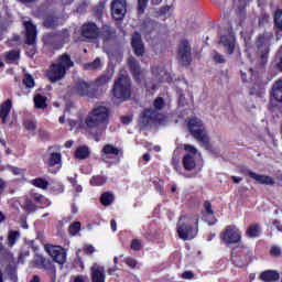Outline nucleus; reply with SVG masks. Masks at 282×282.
Here are the masks:
<instances>
[{
    "label": "nucleus",
    "instance_id": "obj_1",
    "mask_svg": "<svg viewBox=\"0 0 282 282\" xmlns=\"http://www.w3.org/2000/svg\"><path fill=\"white\" fill-rule=\"evenodd\" d=\"M109 122V108L105 106H97L85 119V123L88 129H97L93 133V138L96 142H100L102 133L107 130V123Z\"/></svg>",
    "mask_w": 282,
    "mask_h": 282
},
{
    "label": "nucleus",
    "instance_id": "obj_2",
    "mask_svg": "<svg viewBox=\"0 0 282 282\" xmlns=\"http://www.w3.org/2000/svg\"><path fill=\"white\" fill-rule=\"evenodd\" d=\"M69 67H74V62L68 54H63L50 66L46 70V76L51 83H58V80L65 78Z\"/></svg>",
    "mask_w": 282,
    "mask_h": 282
},
{
    "label": "nucleus",
    "instance_id": "obj_3",
    "mask_svg": "<svg viewBox=\"0 0 282 282\" xmlns=\"http://www.w3.org/2000/svg\"><path fill=\"white\" fill-rule=\"evenodd\" d=\"M154 109H145L140 117V124L142 127H149L155 122H162L164 116L160 113V110L164 109V99L159 97L154 100Z\"/></svg>",
    "mask_w": 282,
    "mask_h": 282
},
{
    "label": "nucleus",
    "instance_id": "obj_4",
    "mask_svg": "<svg viewBox=\"0 0 282 282\" xmlns=\"http://www.w3.org/2000/svg\"><path fill=\"white\" fill-rule=\"evenodd\" d=\"M188 129L193 138L197 140V142H200L202 147L207 150L213 149V145H210V139L208 138V133L206 132V128L199 119L195 117L189 119Z\"/></svg>",
    "mask_w": 282,
    "mask_h": 282
},
{
    "label": "nucleus",
    "instance_id": "obj_5",
    "mask_svg": "<svg viewBox=\"0 0 282 282\" xmlns=\"http://www.w3.org/2000/svg\"><path fill=\"white\" fill-rule=\"evenodd\" d=\"M112 96L117 100H129L131 98V78L127 75H121L113 84Z\"/></svg>",
    "mask_w": 282,
    "mask_h": 282
},
{
    "label": "nucleus",
    "instance_id": "obj_6",
    "mask_svg": "<svg viewBox=\"0 0 282 282\" xmlns=\"http://www.w3.org/2000/svg\"><path fill=\"white\" fill-rule=\"evenodd\" d=\"M44 249L47 254L53 258V261H55V263L63 265V263L67 261V250H65L63 247L45 245Z\"/></svg>",
    "mask_w": 282,
    "mask_h": 282
},
{
    "label": "nucleus",
    "instance_id": "obj_7",
    "mask_svg": "<svg viewBox=\"0 0 282 282\" xmlns=\"http://www.w3.org/2000/svg\"><path fill=\"white\" fill-rule=\"evenodd\" d=\"M178 63L184 67L191 65V61H193V56L191 53V43L184 40L178 45V53H177Z\"/></svg>",
    "mask_w": 282,
    "mask_h": 282
},
{
    "label": "nucleus",
    "instance_id": "obj_8",
    "mask_svg": "<svg viewBox=\"0 0 282 282\" xmlns=\"http://www.w3.org/2000/svg\"><path fill=\"white\" fill-rule=\"evenodd\" d=\"M220 239L227 243H239L241 241V232L237 227L228 226L226 229L220 234Z\"/></svg>",
    "mask_w": 282,
    "mask_h": 282
},
{
    "label": "nucleus",
    "instance_id": "obj_9",
    "mask_svg": "<svg viewBox=\"0 0 282 282\" xmlns=\"http://www.w3.org/2000/svg\"><path fill=\"white\" fill-rule=\"evenodd\" d=\"M74 94L77 96H86L87 98H96V89H91V84L85 80H78L74 86Z\"/></svg>",
    "mask_w": 282,
    "mask_h": 282
},
{
    "label": "nucleus",
    "instance_id": "obj_10",
    "mask_svg": "<svg viewBox=\"0 0 282 282\" xmlns=\"http://www.w3.org/2000/svg\"><path fill=\"white\" fill-rule=\"evenodd\" d=\"M127 14V0H113L111 2V15L115 21H122Z\"/></svg>",
    "mask_w": 282,
    "mask_h": 282
},
{
    "label": "nucleus",
    "instance_id": "obj_11",
    "mask_svg": "<svg viewBox=\"0 0 282 282\" xmlns=\"http://www.w3.org/2000/svg\"><path fill=\"white\" fill-rule=\"evenodd\" d=\"M177 234L180 239L184 241H191V239H195L197 236V229L191 227L187 224H181L177 226Z\"/></svg>",
    "mask_w": 282,
    "mask_h": 282
},
{
    "label": "nucleus",
    "instance_id": "obj_12",
    "mask_svg": "<svg viewBox=\"0 0 282 282\" xmlns=\"http://www.w3.org/2000/svg\"><path fill=\"white\" fill-rule=\"evenodd\" d=\"M226 50H227V54H234L235 53V34L229 33L227 35H223L220 37V42H219Z\"/></svg>",
    "mask_w": 282,
    "mask_h": 282
},
{
    "label": "nucleus",
    "instance_id": "obj_13",
    "mask_svg": "<svg viewBox=\"0 0 282 282\" xmlns=\"http://www.w3.org/2000/svg\"><path fill=\"white\" fill-rule=\"evenodd\" d=\"M26 30V43L28 45H34L36 43V26L31 21L23 22Z\"/></svg>",
    "mask_w": 282,
    "mask_h": 282
},
{
    "label": "nucleus",
    "instance_id": "obj_14",
    "mask_svg": "<svg viewBox=\"0 0 282 282\" xmlns=\"http://www.w3.org/2000/svg\"><path fill=\"white\" fill-rule=\"evenodd\" d=\"M132 50H134V54L137 56H143L144 54V44H142V36L140 35V33L135 32L132 35Z\"/></svg>",
    "mask_w": 282,
    "mask_h": 282
},
{
    "label": "nucleus",
    "instance_id": "obj_15",
    "mask_svg": "<svg viewBox=\"0 0 282 282\" xmlns=\"http://www.w3.org/2000/svg\"><path fill=\"white\" fill-rule=\"evenodd\" d=\"M56 149V147H50L48 151H50V156L46 161L47 166L54 167V166H58L63 163V155L61 154V152H54L53 150Z\"/></svg>",
    "mask_w": 282,
    "mask_h": 282
},
{
    "label": "nucleus",
    "instance_id": "obj_16",
    "mask_svg": "<svg viewBox=\"0 0 282 282\" xmlns=\"http://www.w3.org/2000/svg\"><path fill=\"white\" fill-rule=\"evenodd\" d=\"M247 174L249 175V177H251V180H256L258 184H265L267 186H274L275 184L274 178H272L271 176L257 174L252 171H248Z\"/></svg>",
    "mask_w": 282,
    "mask_h": 282
},
{
    "label": "nucleus",
    "instance_id": "obj_17",
    "mask_svg": "<svg viewBox=\"0 0 282 282\" xmlns=\"http://www.w3.org/2000/svg\"><path fill=\"white\" fill-rule=\"evenodd\" d=\"M122 154V149L111 144L107 143L101 149V160L102 162H107V159H105V155H120Z\"/></svg>",
    "mask_w": 282,
    "mask_h": 282
},
{
    "label": "nucleus",
    "instance_id": "obj_18",
    "mask_svg": "<svg viewBox=\"0 0 282 282\" xmlns=\"http://www.w3.org/2000/svg\"><path fill=\"white\" fill-rule=\"evenodd\" d=\"M90 272L93 282H105V267L95 263L93 264Z\"/></svg>",
    "mask_w": 282,
    "mask_h": 282
},
{
    "label": "nucleus",
    "instance_id": "obj_19",
    "mask_svg": "<svg viewBox=\"0 0 282 282\" xmlns=\"http://www.w3.org/2000/svg\"><path fill=\"white\" fill-rule=\"evenodd\" d=\"M82 34L85 39H98V26L94 23L85 24L82 28Z\"/></svg>",
    "mask_w": 282,
    "mask_h": 282
},
{
    "label": "nucleus",
    "instance_id": "obj_20",
    "mask_svg": "<svg viewBox=\"0 0 282 282\" xmlns=\"http://www.w3.org/2000/svg\"><path fill=\"white\" fill-rule=\"evenodd\" d=\"M128 67H130L134 78L140 80V77L142 76V68L140 67V63L135 61V57L131 56L128 58Z\"/></svg>",
    "mask_w": 282,
    "mask_h": 282
},
{
    "label": "nucleus",
    "instance_id": "obj_21",
    "mask_svg": "<svg viewBox=\"0 0 282 282\" xmlns=\"http://www.w3.org/2000/svg\"><path fill=\"white\" fill-rule=\"evenodd\" d=\"M11 110H12V100L10 99H8L6 102H3L0 106V118L3 124H6V119L8 118V116H10Z\"/></svg>",
    "mask_w": 282,
    "mask_h": 282
},
{
    "label": "nucleus",
    "instance_id": "obj_22",
    "mask_svg": "<svg viewBox=\"0 0 282 282\" xmlns=\"http://www.w3.org/2000/svg\"><path fill=\"white\" fill-rule=\"evenodd\" d=\"M268 40L263 36H259L257 41V47L262 53V58H265L268 56V52H270Z\"/></svg>",
    "mask_w": 282,
    "mask_h": 282
},
{
    "label": "nucleus",
    "instance_id": "obj_23",
    "mask_svg": "<svg viewBox=\"0 0 282 282\" xmlns=\"http://www.w3.org/2000/svg\"><path fill=\"white\" fill-rule=\"evenodd\" d=\"M183 166L186 171H193V169L197 166V163L195 162V156L191 154H185L183 158Z\"/></svg>",
    "mask_w": 282,
    "mask_h": 282
},
{
    "label": "nucleus",
    "instance_id": "obj_24",
    "mask_svg": "<svg viewBox=\"0 0 282 282\" xmlns=\"http://www.w3.org/2000/svg\"><path fill=\"white\" fill-rule=\"evenodd\" d=\"M272 96L278 102H282V79L278 80L272 87Z\"/></svg>",
    "mask_w": 282,
    "mask_h": 282
},
{
    "label": "nucleus",
    "instance_id": "obj_25",
    "mask_svg": "<svg viewBox=\"0 0 282 282\" xmlns=\"http://www.w3.org/2000/svg\"><path fill=\"white\" fill-rule=\"evenodd\" d=\"M102 68V62L100 61V57H97L94 62H89L84 64V69L87 72H96L97 69Z\"/></svg>",
    "mask_w": 282,
    "mask_h": 282
},
{
    "label": "nucleus",
    "instance_id": "obj_26",
    "mask_svg": "<svg viewBox=\"0 0 282 282\" xmlns=\"http://www.w3.org/2000/svg\"><path fill=\"white\" fill-rule=\"evenodd\" d=\"M89 155H91V152L89 151V148L85 145L77 148V150L75 151V158L77 160H87Z\"/></svg>",
    "mask_w": 282,
    "mask_h": 282
},
{
    "label": "nucleus",
    "instance_id": "obj_27",
    "mask_svg": "<svg viewBox=\"0 0 282 282\" xmlns=\"http://www.w3.org/2000/svg\"><path fill=\"white\" fill-rule=\"evenodd\" d=\"M101 36L104 41H109L116 36V30L109 25H104L101 29Z\"/></svg>",
    "mask_w": 282,
    "mask_h": 282
},
{
    "label": "nucleus",
    "instance_id": "obj_28",
    "mask_svg": "<svg viewBox=\"0 0 282 282\" xmlns=\"http://www.w3.org/2000/svg\"><path fill=\"white\" fill-rule=\"evenodd\" d=\"M260 278L265 282L279 281V273L276 271H264Z\"/></svg>",
    "mask_w": 282,
    "mask_h": 282
},
{
    "label": "nucleus",
    "instance_id": "obj_29",
    "mask_svg": "<svg viewBox=\"0 0 282 282\" xmlns=\"http://www.w3.org/2000/svg\"><path fill=\"white\" fill-rule=\"evenodd\" d=\"M34 105L36 109H45L47 107V97L43 95H35Z\"/></svg>",
    "mask_w": 282,
    "mask_h": 282
},
{
    "label": "nucleus",
    "instance_id": "obj_30",
    "mask_svg": "<svg viewBox=\"0 0 282 282\" xmlns=\"http://www.w3.org/2000/svg\"><path fill=\"white\" fill-rule=\"evenodd\" d=\"M61 25V22H58V18L48 15L44 19V28L54 29L58 28Z\"/></svg>",
    "mask_w": 282,
    "mask_h": 282
},
{
    "label": "nucleus",
    "instance_id": "obj_31",
    "mask_svg": "<svg viewBox=\"0 0 282 282\" xmlns=\"http://www.w3.org/2000/svg\"><path fill=\"white\" fill-rule=\"evenodd\" d=\"M243 21H246V4L236 10V23L242 25Z\"/></svg>",
    "mask_w": 282,
    "mask_h": 282
},
{
    "label": "nucleus",
    "instance_id": "obj_32",
    "mask_svg": "<svg viewBox=\"0 0 282 282\" xmlns=\"http://www.w3.org/2000/svg\"><path fill=\"white\" fill-rule=\"evenodd\" d=\"M109 83H111V76L101 75L95 80V87H105V85H108Z\"/></svg>",
    "mask_w": 282,
    "mask_h": 282
},
{
    "label": "nucleus",
    "instance_id": "obj_33",
    "mask_svg": "<svg viewBox=\"0 0 282 282\" xmlns=\"http://www.w3.org/2000/svg\"><path fill=\"white\" fill-rule=\"evenodd\" d=\"M100 202L102 206H111L113 204V194L106 192L101 195Z\"/></svg>",
    "mask_w": 282,
    "mask_h": 282
},
{
    "label": "nucleus",
    "instance_id": "obj_34",
    "mask_svg": "<svg viewBox=\"0 0 282 282\" xmlns=\"http://www.w3.org/2000/svg\"><path fill=\"white\" fill-rule=\"evenodd\" d=\"M55 37L57 41H59V43H66V41L69 40V31H67V29L59 31L55 34Z\"/></svg>",
    "mask_w": 282,
    "mask_h": 282
},
{
    "label": "nucleus",
    "instance_id": "obj_35",
    "mask_svg": "<svg viewBox=\"0 0 282 282\" xmlns=\"http://www.w3.org/2000/svg\"><path fill=\"white\" fill-rule=\"evenodd\" d=\"M21 237V234L19 231H10L8 236V246L12 248L14 243H17V239Z\"/></svg>",
    "mask_w": 282,
    "mask_h": 282
},
{
    "label": "nucleus",
    "instance_id": "obj_36",
    "mask_svg": "<svg viewBox=\"0 0 282 282\" xmlns=\"http://www.w3.org/2000/svg\"><path fill=\"white\" fill-rule=\"evenodd\" d=\"M232 262L237 268H243L248 265V260L242 257H237V256L232 257Z\"/></svg>",
    "mask_w": 282,
    "mask_h": 282
},
{
    "label": "nucleus",
    "instance_id": "obj_37",
    "mask_svg": "<svg viewBox=\"0 0 282 282\" xmlns=\"http://www.w3.org/2000/svg\"><path fill=\"white\" fill-rule=\"evenodd\" d=\"M212 59L214 61V63H217V64L226 63V57L220 53H218L217 51L212 52Z\"/></svg>",
    "mask_w": 282,
    "mask_h": 282
},
{
    "label": "nucleus",
    "instance_id": "obj_38",
    "mask_svg": "<svg viewBox=\"0 0 282 282\" xmlns=\"http://www.w3.org/2000/svg\"><path fill=\"white\" fill-rule=\"evenodd\" d=\"M147 6H149V0H137L138 14H144V10H147Z\"/></svg>",
    "mask_w": 282,
    "mask_h": 282
},
{
    "label": "nucleus",
    "instance_id": "obj_39",
    "mask_svg": "<svg viewBox=\"0 0 282 282\" xmlns=\"http://www.w3.org/2000/svg\"><path fill=\"white\" fill-rule=\"evenodd\" d=\"M259 226L256 225H251L248 229H247V236L254 238V237H259Z\"/></svg>",
    "mask_w": 282,
    "mask_h": 282
},
{
    "label": "nucleus",
    "instance_id": "obj_40",
    "mask_svg": "<svg viewBox=\"0 0 282 282\" xmlns=\"http://www.w3.org/2000/svg\"><path fill=\"white\" fill-rule=\"evenodd\" d=\"M34 186H37V188H43L44 191L50 186V183L43 178H35L32 181Z\"/></svg>",
    "mask_w": 282,
    "mask_h": 282
},
{
    "label": "nucleus",
    "instance_id": "obj_41",
    "mask_svg": "<svg viewBox=\"0 0 282 282\" xmlns=\"http://www.w3.org/2000/svg\"><path fill=\"white\" fill-rule=\"evenodd\" d=\"M105 182H107V180L104 176H95L90 180V184H93V186H102Z\"/></svg>",
    "mask_w": 282,
    "mask_h": 282
},
{
    "label": "nucleus",
    "instance_id": "obj_42",
    "mask_svg": "<svg viewBox=\"0 0 282 282\" xmlns=\"http://www.w3.org/2000/svg\"><path fill=\"white\" fill-rule=\"evenodd\" d=\"M69 235L76 236L77 232H80V223L76 221L68 228Z\"/></svg>",
    "mask_w": 282,
    "mask_h": 282
},
{
    "label": "nucleus",
    "instance_id": "obj_43",
    "mask_svg": "<svg viewBox=\"0 0 282 282\" xmlns=\"http://www.w3.org/2000/svg\"><path fill=\"white\" fill-rule=\"evenodd\" d=\"M23 85H25V87L29 89H32V87H34V78H32L30 74H25Z\"/></svg>",
    "mask_w": 282,
    "mask_h": 282
},
{
    "label": "nucleus",
    "instance_id": "obj_44",
    "mask_svg": "<svg viewBox=\"0 0 282 282\" xmlns=\"http://www.w3.org/2000/svg\"><path fill=\"white\" fill-rule=\"evenodd\" d=\"M24 127L26 131H31V133L36 131V123L34 121L26 120L24 122Z\"/></svg>",
    "mask_w": 282,
    "mask_h": 282
},
{
    "label": "nucleus",
    "instance_id": "obj_45",
    "mask_svg": "<svg viewBox=\"0 0 282 282\" xmlns=\"http://www.w3.org/2000/svg\"><path fill=\"white\" fill-rule=\"evenodd\" d=\"M19 58V52L18 51H11L7 53V59L8 61H17Z\"/></svg>",
    "mask_w": 282,
    "mask_h": 282
},
{
    "label": "nucleus",
    "instance_id": "obj_46",
    "mask_svg": "<svg viewBox=\"0 0 282 282\" xmlns=\"http://www.w3.org/2000/svg\"><path fill=\"white\" fill-rule=\"evenodd\" d=\"M184 149L185 151H187V153H192V155H197V148H195L194 145L185 144Z\"/></svg>",
    "mask_w": 282,
    "mask_h": 282
},
{
    "label": "nucleus",
    "instance_id": "obj_47",
    "mask_svg": "<svg viewBox=\"0 0 282 282\" xmlns=\"http://www.w3.org/2000/svg\"><path fill=\"white\" fill-rule=\"evenodd\" d=\"M131 249L137 250V251L142 250V243H140V240H138V239L132 240Z\"/></svg>",
    "mask_w": 282,
    "mask_h": 282
},
{
    "label": "nucleus",
    "instance_id": "obj_48",
    "mask_svg": "<svg viewBox=\"0 0 282 282\" xmlns=\"http://www.w3.org/2000/svg\"><path fill=\"white\" fill-rule=\"evenodd\" d=\"M9 171L13 173V175H21L23 173V170L21 167L14 166H9Z\"/></svg>",
    "mask_w": 282,
    "mask_h": 282
},
{
    "label": "nucleus",
    "instance_id": "obj_49",
    "mask_svg": "<svg viewBox=\"0 0 282 282\" xmlns=\"http://www.w3.org/2000/svg\"><path fill=\"white\" fill-rule=\"evenodd\" d=\"M204 208H205L207 215H213L214 214L213 205L210 204V202H205Z\"/></svg>",
    "mask_w": 282,
    "mask_h": 282
},
{
    "label": "nucleus",
    "instance_id": "obj_50",
    "mask_svg": "<svg viewBox=\"0 0 282 282\" xmlns=\"http://www.w3.org/2000/svg\"><path fill=\"white\" fill-rule=\"evenodd\" d=\"M84 252H85L86 254H94V252H96V249L94 248V246L87 245V246H85V248H84Z\"/></svg>",
    "mask_w": 282,
    "mask_h": 282
},
{
    "label": "nucleus",
    "instance_id": "obj_51",
    "mask_svg": "<svg viewBox=\"0 0 282 282\" xmlns=\"http://www.w3.org/2000/svg\"><path fill=\"white\" fill-rule=\"evenodd\" d=\"M25 210H28V213H34V210H36V206L30 202H26Z\"/></svg>",
    "mask_w": 282,
    "mask_h": 282
},
{
    "label": "nucleus",
    "instance_id": "obj_52",
    "mask_svg": "<svg viewBox=\"0 0 282 282\" xmlns=\"http://www.w3.org/2000/svg\"><path fill=\"white\" fill-rule=\"evenodd\" d=\"M271 254L272 257H279L281 254V248L274 246L271 248Z\"/></svg>",
    "mask_w": 282,
    "mask_h": 282
},
{
    "label": "nucleus",
    "instance_id": "obj_53",
    "mask_svg": "<svg viewBox=\"0 0 282 282\" xmlns=\"http://www.w3.org/2000/svg\"><path fill=\"white\" fill-rule=\"evenodd\" d=\"M39 134L42 140H46V138H50V132H47L46 130H40Z\"/></svg>",
    "mask_w": 282,
    "mask_h": 282
},
{
    "label": "nucleus",
    "instance_id": "obj_54",
    "mask_svg": "<svg viewBox=\"0 0 282 282\" xmlns=\"http://www.w3.org/2000/svg\"><path fill=\"white\" fill-rule=\"evenodd\" d=\"M127 265H129V268H134L135 265H138V261H135L133 259H128Z\"/></svg>",
    "mask_w": 282,
    "mask_h": 282
},
{
    "label": "nucleus",
    "instance_id": "obj_55",
    "mask_svg": "<svg viewBox=\"0 0 282 282\" xmlns=\"http://www.w3.org/2000/svg\"><path fill=\"white\" fill-rule=\"evenodd\" d=\"M183 279H193V271H186L182 274Z\"/></svg>",
    "mask_w": 282,
    "mask_h": 282
},
{
    "label": "nucleus",
    "instance_id": "obj_56",
    "mask_svg": "<svg viewBox=\"0 0 282 282\" xmlns=\"http://www.w3.org/2000/svg\"><path fill=\"white\" fill-rule=\"evenodd\" d=\"M6 188V181H3V178H0V193H3Z\"/></svg>",
    "mask_w": 282,
    "mask_h": 282
},
{
    "label": "nucleus",
    "instance_id": "obj_57",
    "mask_svg": "<svg viewBox=\"0 0 282 282\" xmlns=\"http://www.w3.org/2000/svg\"><path fill=\"white\" fill-rule=\"evenodd\" d=\"M121 121L123 122V124H129V122H131V117H123L121 118Z\"/></svg>",
    "mask_w": 282,
    "mask_h": 282
},
{
    "label": "nucleus",
    "instance_id": "obj_58",
    "mask_svg": "<svg viewBox=\"0 0 282 282\" xmlns=\"http://www.w3.org/2000/svg\"><path fill=\"white\" fill-rule=\"evenodd\" d=\"M74 282H85V278L80 275L74 276Z\"/></svg>",
    "mask_w": 282,
    "mask_h": 282
},
{
    "label": "nucleus",
    "instance_id": "obj_59",
    "mask_svg": "<svg viewBox=\"0 0 282 282\" xmlns=\"http://www.w3.org/2000/svg\"><path fill=\"white\" fill-rule=\"evenodd\" d=\"M231 180L235 184H239L241 182V177L238 176H231Z\"/></svg>",
    "mask_w": 282,
    "mask_h": 282
},
{
    "label": "nucleus",
    "instance_id": "obj_60",
    "mask_svg": "<svg viewBox=\"0 0 282 282\" xmlns=\"http://www.w3.org/2000/svg\"><path fill=\"white\" fill-rule=\"evenodd\" d=\"M273 224H274V226H276V229H278L280 232H282V225L279 224L278 220L273 221Z\"/></svg>",
    "mask_w": 282,
    "mask_h": 282
},
{
    "label": "nucleus",
    "instance_id": "obj_61",
    "mask_svg": "<svg viewBox=\"0 0 282 282\" xmlns=\"http://www.w3.org/2000/svg\"><path fill=\"white\" fill-rule=\"evenodd\" d=\"M73 144H74V141H67L65 143V147H66V149H72Z\"/></svg>",
    "mask_w": 282,
    "mask_h": 282
},
{
    "label": "nucleus",
    "instance_id": "obj_62",
    "mask_svg": "<svg viewBox=\"0 0 282 282\" xmlns=\"http://www.w3.org/2000/svg\"><path fill=\"white\" fill-rule=\"evenodd\" d=\"M143 160L145 162H149V160H151V154H149V153L143 154Z\"/></svg>",
    "mask_w": 282,
    "mask_h": 282
},
{
    "label": "nucleus",
    "instance_id": "obj_63",
    "mask_svg": "<svg viewBox=\"0 0 282 282\" xmlns=\"http://www.w3.org/2000/svg\"><path fill=\"white\" fill-rule=\"evenodd\" d=\"M110 226L112 231L116 232V221L113 219L110 221Z\"/></svg>",
    "mask_w": 282,
    "mask_h": 282
},
{
    "label": "nucleus",
    "instance_id": "obj_64",
    "mask_svg": "<svg viewBox=\"0 0 282 282\" xmlns=\"http://www.w3.org/2000/svg\"><path fill=\"white\" fill-rule=\"evenodd\" d=\"M163 0H151L152 6H160Z\"/></svg>",
    "mask_w": 282,
    "mask_h": 282
}]
</instances>
